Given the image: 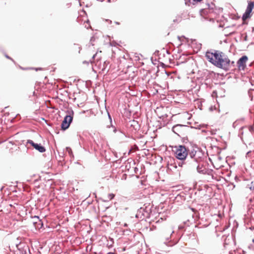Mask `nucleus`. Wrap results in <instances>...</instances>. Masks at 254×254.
Masks as SVG:
<instances>
[{
	"instance_id": "1",
	"label": "nucleus",
	"mask_w": 254,
	"mask_h": 254,
	"mask_svg": "<svg viewBox=\"0 0 254 254\" xmlns=\"http://www.w3.org/2000/svg\"><path fill=\"white\" fill-rule=\"evenodd\" d=\"M207 60L217 67L225 70L229 69L230 60L224 53L217 50L207 51L205 54Z\"/></svg>"
},
{
	"instance_id": "5",
	"label": "nucleus",
	"mask_w": 254,
	"mask_h": 254,
	"mask_svg": "<svg viewBox=\"0 0 254 254\" xmlns=\"http://www.w3.org/2000/svg\"><path fill=\"white\" fill-rule=\"evenodd\" d=\"M248 58L246 56L242 57L237 62V66L239 70H244L246 67V63Z\"/></svg>"
},
{
	"instance_id": "4",
	"label": "nucleus",
	"mask_w": 254,
	"mask_h": 254,
	"mask_svg": "<svg viewBox=\"0 0 254 254\" xmlns=\"http://www.w3.org/2000/svg\"><path fill=\"white\" fill-rule=\"evenodd\" d=\"M254 7V2L253 1L249 2L246 10L242 16V20L243 21H245L247 19L250 18L251 17V13Z\"/></svg>"
},
{
	"instance_id": "3",
	"label": "nucleus",
	"mask_w": 254,
	"mask_h": 254,
	"mask_svg": "<svg viewBox=\"0 0 254 254\" xmlns=\"http://www.w3.org/2000/svg\"><path fill=\"white\" fill-rule=\"evenodd\" d=\"M187 127L182 125H176L172 128L173 131L179 136H184L185 135L186 129Z\"/></svg>"
},
{
	"instance_id": "11",
	"label": "nucleus",
	"mask_w": 254,
	"mask_h": 254,
	"mask_svg": "<svg viewBox=\"0 0 254 254\" xmlns=\"http://www.w3.org/2000/svg\"><path fill=\"white\" fill-rule=\"evenodd\" d=\"M193 163L194 164L193 165V166L194 167H197V169H198V166H197V163H196V159H194L193 160Z\"/></svg>"
},
{
	"instance_id": "17",
	"label": "nucleus",
	"mask_w": 254,
	"mask_h": 254,
	"mask_svg": "<svg viewBox=\"0 0 254 254\" xmlns=\"http://www.w3.org/2000/svg\"><path fill=\"white\" fill-rule=\"evenodd\" d=\"M35 70H42V68H36V69H35Z\"/></svg>"
},
{
	"instance_id": "6",
	"label": "nucleus",
	"mask_w": 254,
	"mask_h": 254,
	"mask_svg": "<svg viewBox=\"0 0 254 254\" xmlns=\"http://www.w3.org/2000/svg\"><path fill=\"white\" fill-rule=\"evenodd\" d=\"M72 119V117L70 115H67L64 117L61 125L62 129L65 130L69 127Z\"/></svg>"
},
{
	"instance_id": "18",
	"label": "nucleus",
	"mask_w": 254,
	"mask_h": 254,
	"mask_svg": "<svg viewBox=\"0 0 254 254\" xmlns=\"http://www.w3.org/2000/svg\"><path fill=\"white\" fill-rule=\"evenodd\" d=\"M253 242L254 243V239L253 240Z\"/></svg>"
},
{
	"instance_id": "13",
	"label": "nucleus",
	"mask_w": 254,
	"mask_h": 254,
	"mask_svg": "<svg viewBox=\"0 0 254 254\" xmlns=\"http://www.w3.org/2000/svg\"><path fill=\"white\" fill-rule=\"evenodd\" d=\"M190 155L191 157V158H193L195 156V154L193 153V152H191L190 153Z\"/></svg>"
},
{
	"instance_id": "9",
	"label": "nucleus",
	"mask_w": 254,
	"mask_h": 254,
	"mask_svg": "<svg viewBox=\"0 0 254 254\" xmlns=\"http://www.w3.org/2000/svg\"><path fill=\"white\" fill-rule=\"evenodd\" d=\"M115 197V194L113 193H110L108 195V198L109 200H112Z\"/></svg>"
},
{
	"instance_id": "2",
	"label": "nucleus",
	"mask_w": 254,
	"mask_h": 254,
	"mask_svg": "<svg viewBox=\"0 0 254 254\" xmlns=\"http://www.w3.org/2000/svg\"><path fill=\"white\" fill-rule=\"evenodd\" d=\"M173 151L175 152V157L178 159L183 160L188 156L189 150L184 145H179L175 146Z\"/></svg>"
},
{
	"instance_id": "12",
	"label": "nucleus",
	"mask_w": 254,
	"mask_h": 254,
	"mask_svg": "<svg viewBox=\"0 0 254 254\" xmlns=\"http://www.w3.org/2000/svg\"><path fill=\"white\" fill-rule=\"evenodd\" d=\"M5 57H6V58L11 60L13 63H15V61H14V60L12 58H11V57H10L9 56H8V55H5Z\"/></svg>"
},
{
	"instance_id": "16",
	"label": "nucleus",
	"mask_w": 254,
	"mask_h": 254,
	"mask_svg": "<svg viewBox=\"0 0 254 254\" xmlns=\"http://www.w3.org/2000/svg\"><path fill=\"white\" fill-rule=\"evenodd\" d=\"M86 23L87 24H86V25H85V27H87V28H88V27H89H89H90V26L89 25L88 21H87L86 22Z\"/></svg>"
},
{
	"instance_id": "15",
	"label": "nucleus",
	"mask_w": 254,
	"mask_h": 254,
	"mask_svg": "<svg viewBox=\"0 0 254 254\" xmlns=\"http://www.w3.org/2000/svg\"><path fill=\"white\" fill-rule=\"evenodd\" d=\"M168 233L169 235H171L173 233V231H172V230L171 229L168 230Z\"/></svg>"
},
{
	"instance_id": "14",
	"label": "nucleus",
	"mask_w": 254,
	"mask_h": 254,
	"mask_svg": "<svg viewBox=\"0 0 254 254\" xmlns=\"http://www.w3.org/2000/svg\"><path fill=\"white\" fill-rule=\"evenodd\" d=\"M18 66H19V68H20L22 70H26V69H30V68H24V67L21 66L20 65H19Z\"/></svg>"
},
{
	"instance_id": "8",
	"label": "nucleus",
	"mask_w": 254,
	"mask_h": 254,
	"mask_svg": "<svg viewBox=\"0 0 254 254\" xmlns=\"http://www.w3.org/2000/svg\"><path fill=\"white\" fill-rule=\"evenodd\" d=\"M249 188L251 190H254V180L253 181H252L250 185H249Z\"/></svg>"
},
{
	"instance_id": "7",
	"label": "nucleus",
	"mask_w": 254,
	"mask_h": 254,
	"mask_svg": "<svg viewBox=\"0 0 254 254\" xmlns=\"http://www.w3.org/2000/svg\"><path fill=\"white\" fill-rule=\"evenodd\" d=\"M27 143L30 144L35 149L40 152L43 153L46 151L45 147L40 144L34 143L32 140H28Z\"/></svg>"
},
{
	"instance_id": "10",
	"label": "nucleus",
	"mask_w": 254,
	"mask_h": 254,
	"mask_svg": "<svg viewBox=\"0 0 254 254\" xmlns=\"http://www.w3.org/2000/svg\"><path fill=\"white\" fill-rule=\"evenodd\" d=\"M66 151L68 152L69 155L72 154V150L69 147H66Z\"/></svg>"
}]
</instances>
